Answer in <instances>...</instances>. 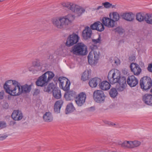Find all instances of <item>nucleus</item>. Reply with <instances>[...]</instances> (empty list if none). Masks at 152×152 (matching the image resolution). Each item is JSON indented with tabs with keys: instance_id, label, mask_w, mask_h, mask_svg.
Listing matches in <instances>:
<instances>
[{
	"instance_id": "obj_1",
	"label": "nucleus",
	"mask_w": 152,
	"mask_h": 152,
	"mask_svg": "<svg viewBox=\"0 0 152 152\" xmlns=\"http://www.w3.org/2000/svg\"><path fill=\"white\" fill-rule=\"evenodd\" d=\"M75 18L74 15L69 14L63 17L53 18L51 20V22L54 26L57 28L64 29L71 23Z\"/></svg>"
},
{
	"instance_id": "obj_2",
	"label": "nucleus",
	"mask_w": 152,
	"mask_h": 152,
	"mask_svg": "<svg viewBox=\"0 0 152 152\" xmlns=\"http://www.w3.org/2000/svg\"><path fill=\"white\" fill-rule=\"evenodd\" d=\"M19 83L16 80H9L6 81L3 87L6 93L12 96H15L18 91V85Z\"/></svg>"
},
{
	"instance_id": "obj_3",
	"label": "nucleus",
	"mask_w": 152,
	"mask_h": 152,
	"mask_svg": "<svg viewBox=\"0 0 152 152\" xmlns=\"http://www.w3.org/2000/svg\"><path fill=\"white\" fill-rule=\"evenodd\" d=\"M54 76V74L52 72L47 71L38 77L36 82V84L37 86H45Z\"/></svg>"
},
{
	"instance_id": "obj_4",
	"label": "nucleus",
	"mask_w": 152,
	"mask_h": 152,
	"mask_svg": "<svg viewBox=\"0 0 152 152\" xmlns=\"http://www.w3.org/2000/svg\"><path fill=\"white\" fill-rule=\"evenodd\" d=\"M62 5L63 7L67 8L79 16H80L85 11L83 8L72 3H63Z\"/></svg>"
},
{
	"instance_id": "obj_5",
	"label": "nucleus",
	"mask_w": 152,
	"mask_h": 152,
	"mask_svg": "<svg viewBox=\"0 0 152 152\" xmlns=\"http://www.w3.org/2000/svg\"><path fill=\"white\" fill-rule=\"evenodd\" d=\"M71 52L76 55H85L87 53L86 46L82 43H78L72 48Z\"/></svg>"
},
{
	"instance_id": "obj_6",
	"label": "nucleus",
	"mask_w": 152,
	"mask_h": 152,
	"mask_svg": "<svg viewBox=\"0 0 152 152\" xmlns=\"http://www.w3.org/2000/svg\"><path fill=\"white\" fill-rule=\"evenodd\" d=\"M140 85L143 91L148 90L152 86L151 79L148 76H144L142 77L140 80Z\"/></svg>"
},
{
	"instance_id": "obj_7",
	"label": "nucleus",
	"mask_w": 152,
	"mask_h": 152,
	"mask_svg": "<svg viewBox=\"0 0 152 152\" xmlns=\"http://www.w3.org/2000/svg\"><path fill=\"white\" fill-rule=\"evenodd\" d=\"M93 96L94 101L99 103L103 102L105 97L104 92L100 90L95 91L93 93Z\"/></svg>"
},
{
	"instance_id": "obj_8",
	"label": "nucleus",
	"mask_w": 152,
	"mask_h": 152,
	"mask_svg": "<svg viewBox=\"0 0 152 152\" xmlns=\"http://www.w3.org/2000/svg\"><path fill=\"white\" fill-rule=\"evenodd\" d=\"M79 38L78 35L74 33L70 34L67 38L66 46L70 47L73 45L78 42Z\"/></svg>"
},
{
	"instance_id": "obj_9",
	"label": "nucleus",
	"mask_w": 152,
	"mask_h": 152,
	"mask_svg": "<svg viewBox=\"0 0 152 152\" xmlns=\"http://www.w3.org/2000/svg\"><path fill=\"white\" fill-rule=\"evenodd\" d=\"M64 78L59 77L58 78V80L59 82V86L65 91H68L69 89V86L70 83L69 81L67 79H65Z\"/></svg>"
},
{
	"instance_id": "obj_10",
	"label": "nucleus",
	"mask_w": 152,
	"mask_h": 152,
	"mask_svg": "<svg viewBox=\"0 0 152 152\" xmlns=\"http://www.w3.org/2000/svg\"><path fill=\"white\" fill-rule=\"evenodd\" d=\"M33 84L32 83L29 85L26 84L24 85L21 86V88H20V85L19 83V85L18 86V88L17 89V90H18L17 92L18 93L16 94V96L19 95L22 93H29L31 90V86Z\"/></svg>"
},
{
	"instance_id": "obj_11",
	"label": "nucleus",
	"mask_w": 152,
	"mask_h": 152,
	"mask_svg": "<svg viewBox=\"0 0 152 152\" xmlns=\"http://www.w3.org/2000/svg\"><path fill=\"white\" fill-rule=\"evenodd\" d=\"M99 55L96 51H91L88 56L89 63L90 64H94L96 63L99 58Z\"/></svg>"
},
{
	"instance_id": "obj_12",
	"label": "nucleus",
	"mask_w": 152,
	"mask_h": 152,
	"mask_svg": "<svg viewBox=\"0 0 152 152\" xmlns=\"http://www.w3.org/2000/svg\"><path fill=\"white\" fill-rule=\"evenodd\" d=\"M86 95L85 93H80L77 96L76 95L75 101L79 106H82L85 103L86 98Z\"/></svg>"
},
{
	"instance_id": "obj_13",
	"label": "nucleus",
	"mask_w": 152,
	"mask_h": 152,
	"mask_svg": "<svg viewBox=\"0 0 152 152\" xmlns=\"http://www.w3.org/2000/svg\"><path fill=\"white\" fill-rule=\"evenodd\" d=\"M130 67L132 72L134 75L137 76L140 75L141 72L142 70L139 66L136 63H131Z\"/></svg>"
},
{
	"instance_id": "obj_14",
	"label": "nucleus",
	"mask_w": 152,
	"mask_h": 152,
	"mask_svg": "<svg viewBox=\"0 0 152 152\" xmlns=\"http://www.w3.org/2000/svg\"><path fill=\"white\" fill-rule=\"evenodd\" d=\"M127 83L131 87H134L138 84V81L133 75L128 76L127 80Z\"/></svg>"
},
{
	"instance_id": "obj_15",
	"label": "nucleus",
	"mask_w": 152,
	"mask_h": 152,
	"mask_svg": "<svg viewBox=\"0 0 152 152\" xmlns=\"http://www.w3.org/2000/svg\"><path fill=\"white\" fill-rule=\"evenodd\" d=\"M118 83L119 85L116 86V88L119 91H122L127 86L126 79L124 77H122L120 80V82Z\"/></svg>"
},
{
	"instance_id": "obj_16",
	"label": "nucleus",
	"mask_w": 152,
	"mask_h": 152,
	"mask_svg": "<svg viewBox=\"0 0 152 152\" xmlns=\"http://www.w3.org/2000/svg\"><path fill=\"white\" fill-rule=\"evenodd\" d=\"M142 100L145 104L152 106V95L146 94L142 96Z\"/></svg>"
},
{
	"instance_id": "obj_17",
	"label": "nucleus",
	"mask_w": 152,
	"mask_h": 152,
	"mask_svg": "<svg viewBox=\"0 0 152 152\" xmlns=\"http://www.w3.org/2000/svg\"><path fill=\"white\" fill-rule=\"evenodd\" d=\"M92 34V31L91 28L88 26H86L83 30L82 36L83 38L87 39L91 37Z\"/></svg>"
},
{
	"instance_id": "obj_18",
	"label": "nucleus",
	"mask_w": 152,
	"mask_h": 152,
	"mask_svg": "<svg viewBox=\"0 0 152 152\" xmlns=\"http://www.w3.org/2000/svg\"><path fill=\"white\" fill-rule=\"evenodd\" d=\"M76 93L73 91H70L66 92L64 96L67 100H71L76 98Z\"/></svg>"
},
{
	"instance_id": "obj_19",
	"label": "nucleus",
	"mask_w": 152,
	"mask_h": 152,
	"mask_svg": "<svg viewBox=\"0 0 152 152\" xmlns=\"http://www.w3.org/2000/svg\"><path fill=\"white\" fill-rule=\"evenodd\" d=\"M11 117L14 121H20L23 118L22 113L18 110H14L12 113Z\"/></svg>"
},
{
	"instance_id": "obj_20",
	"label": "nucleus",
	"mask_w": 152,
	"mask_h": 152,
	"mask_svg": "<svg viewBox=\"0 0 152 152\" xmlns=\"http://www.w3.org/2000/svg\"><path fill=\"white\" fill-rule=\"evenodd\" d=\"M63 103L64 102L62 100H59L56 102L54 106V111L55 113H60V109Z\"/></svg>"
},
{
	"instance_id": "obj_21",
	"label": "nucleus",
	"mask_w": 152,
	"mask_h": 152,
	"mask_svg": "<svg viewBox=\"0 0 152 152\" xmlns=\"http://www.w3.org/2000/svg\"><path fill=\"white\" fill-rule=\"evenodd\" d=\"M52 94L53 97L56 99H59L61 97V91L58 87H56L52 90Z\"/></svg>"
},
{
	"instance_id": "obj_22",
	"label": "nucleus",
	"mask_w": 152,
	"mask_h": 152,
	"mask_svg": "<svg viewBox=\"0 0 152 152\" xmlns=\"http://www.w3.org/2000/svg\"><path fill=\"white\" fill-rule=\"evenodd\" d=\"M122 18L128 21H132L134 19V15L132 12L124 13L122 15Z\"/></svg>"
},
{
	"instance_id": "obj_23",
	"label": "nucleus",
	"mask_w": 152,
	"mask_h": 152,
	"mask_svg": "<svg viewBox=\"0 0 152 152\" xmlns=\"http://www.w3.org/2000/svg\"><path fill=\"white\" fill-rule=\"evenodd\" d=\"M101 81L100 79L98 77H95L90 80L89 84L91 87H95Z\"/></svg>"
},
{
	"instance_id": "obj_24",
	"label": "nucleus",
	"mask_w": 152,
	"mask_h": 152,
	"mask_svg": "<svg viewBox=\"0 0 152 152\" xmlns=\"http://www.w3.org/2000/svg\"><path fill=\"white\" fill-rule=\"evenodd\" d=\"M99 88L103 90H107L110 89V83L107 81H104L99 84Z\"/></svg>"
},
{
	"instance_id": "obj_25",
	"label": "nucleus",
	"mask_w": 152,
	"mask_h": 152,
	"mask_svg": "<svg viewBox=\"0 0 152 152\" xmlns=\"http://www.w3.org/2000/svg\"><path fill=\"white\" fill-rule=\"evenodd\" d=\"M43 118L45 121L50 122L52 121L53 117L51 113L49 112H46L43 116Z\"/></svg>"
},
{
	"instance_id": "obj_26",
	"label": "nucleus",
	"mask_w": 152,
	"mask_h": 152,
	"mask_svg": "<svg viewBox=\"0 0 152 152\" xmlns=\"http://www.w3.org/2000/svg\"><path fill=\"white\" fill-rule=\"evenodd\" d=\"M114 84L120 82V80L121 77H120V74L118 71H115L114 70Z\"/></svg>"
},
{
	"instance_id": "obj_27",
	"label": "nucleus",
	"mask_w": 152,
	"mask_h": 152,
	"mask_svg": "<svg viewBox=\"0 0 152 152\" xmlns=\"http://www.w3.org/2000/svg\"><path fill=\"white\" fill-rule=\"evenodd\" d=\"M144 20L148 24H152V14L146 13L145 15Z\"/></svg>"
},
{
	"instance_id": "obj_28",
	"label": "nucleus",
	"mask_w": 152,
	"mask_h": 152,
	"mask_svg": "<svg viewBox=\"0 0 152 152\" xmlns=\"http://www.w3.org/2000/svg\"><path fill=\"white\" fill-rule=\"evenodd\" d=\"M90 72L89 71H84L81 77V80L83 81H85L88 80L90 77Z\"/></svg>"
},
{
	"instance_id": "obj_29",
	"label": "nucleus",
	"mask_w": 152,
	"mask_h": 152,
	"mask_svg": "<svg viewBox=\"0 0 152 152\" xmlns=\"http://www.w3.org/2000/svg\"><path fill=\"white\" fill-rule=\"evenodd\" d=\"M113 72V70H112L108 72L107 76V78L108 81L112 84H114V76H113L114 74Z\"/></svg>"
},
{
	"instance_id": "obj_30",
	"label": "nucleus",
	"mask_w": 152,
	"mask_h": 152,
	"mask_svg": "<svg viewBox=\"0 0 152 152\" xmlns=\"http://www.w3.org/2000/svg\"><path fill=\"white\" fill-rule=\"evenodd\" d=\"M75 110V107H74L72 103H70L67 105L66 109V113H71L74 111Z\"/></svg>"
},
{
	"instance_id": "obj_31",
	"label": "nucleus",
	"mask_w": 152,
	"mask_h": 152,
	"mask_svg": "<svg viewBox=\"0 0 152 152\" xmlns=\"http://www.w3.org/2000/svg\"><path fill=\"white\" fill-rule=\"evenodd\" d=\"M136 19L139 22H141L144 20L145 15L141 12L136 14Z\"/></svg>"
},
{
	"instance_id": "obj_32",
	"label": "nucleus",
	"mask_w": 152,
	"mask_h": 152,
	"mask_svg": "<svg viewBox=\"0 0 152 152\" xmlns=\"http://www.w3.org/2000/svg\"><path fill=\"white\" fill-rule=\"evenodd\" d=\"M109 93L111 97L115 98L117 96L118 92L116 88H112L110 90Z\"/></svg>"
},
{
	"instance_id": "obj_33",
	"label": "nucleus",
	"mask_w": 152,
	"mask_h": 152,
	"mask_svg": "<svg viewBox=\"0 0 152 152\" xmlns=\"http://www.w3.org/2000/svg\"><path fill=\"white\" fill-rule=\"evenodd\" d=\"M56 87L53 84V83H50L48 86V87L46 88H44V91H45L49 92L51 91H52L55 88H56Z\"/></svg>"
},
{
	"instance_id": "obj_34",
	"label": "nucleus",
	"mask_w": 152,
	"mask_h": 152,
	"mask_svg": "<svg viewBox=\"0 0 152 152\" xmlns=\"http://www.w3.org/2000/svg\"><path fill=\"white\" fill-rule=\"evenodd\" d=\"M33 66L34 67H39L40 66V60L38 59H36L32 62Z\"/></svg>"
},
{
	"instance_id": "obj_35",
	"label": "nucleus",
	"mask_w": 152,
	"mask_h": 152,
	"mask_svg": "<svg viewBox=\"0 0 152 152\" xmlns=\"http://www.w3.org/2000/svg\"><path fill=\"white\" fill-rule=\"evenodd\" d=\"M104 29V27L103 24L99 21H98V26H97V31H102Z\"/></svg>"
},
{
	"instance_id": "obj_36",
	"label": "nucleus",
	"mask_w": 152,
	"mask_h": 152,
	"mask_svg": "<svg viewBox=\"0 0 152 152\" xmlns=\"http://www.w3.org/2000/svg\"><path fill=\"white\" fill-rule=\"evenodd\" d=\"M113 20L114 21V22L115 21H117L119 20V14L116 12H114L113 13Z\"/></svg>"
},
{
	"instance_id": "obj_37",
	"label": "nucleus",
	"mask_w": 152,
	"mask_h": 152,
	"mask_svg": "<svg viewBox=\"0 0 152 152\" xmlns=\"http://www.w3.org/2000/svg\"><path fill=\"white\" fill-rule=\"evenodd\" d=\"M106 26L109 28H112L115 26V23L114 22V21L112 19L110 18Z\"/></svg>"
},
{
	"instance_id": "obj_38",
	"label": "nucleus",
	"mask_w": 152,
	"mask_h": 152,
	"mask_svg": "<svg viewBox=\"0 0 152 152\" xmlns=\"http://www.w3.org/2000/svg\"><path fill=\"white\" fill-rule=\"evenodd\" d=\"M115 33L121 34L123 33L124 30L122 27H118L115 29Z\"/></svg>"
},
{
	"instance_id": "obj_39",
	"label": "nucleus",
	"mask_w": 152,
	"mask_h": 152,
	"mask_svg": "<svg viewBox=\"0 0 152 152\" xmlns=\"http://www.w3.org/2000/svg\"><path fill=\"white\" fill-rule=\"evenodd\" d=\"M110 18L107 17H104L102 20V22L104 25L106 26L107 25V23L109 22Z\"/></svg>"
},
{
	"instance_id": "obj_40",
	"label": "nucleus",
	"mask_w": 152,
	"mask_h": 152,
	"mask_svg": "<svg viewBox=\"0 0 152 152\" xmlns=\"http://www.w3.org/2000/svg\"><path fill=\"white\" fill-rule=\"evenodd\" d=\"M98 21L95 22L94 24H91L90 28L91 29H92L93 30H97V26H98Z\"/></svg>"
},
{
	"instance_id": "obj_41",
	"label": "nucleus",
	"mask_w": 152,
	"mask_h": 152,
	"mask_svg": "<svg viewBox=\"0 0 152 152\" xmlns=\"http://www.w3.org/2000/svg\"><path fill=\"white\" fill-rule=\"evenodd\" d=\"M102 4L104 6V7L106 8H110L112 6V4L107 2L103 3H102Z\"/></svg>"
},
{
	"instance_id": "obj_42",
	"label": "nucleus",
	"mask_w": 152,
	"mask_h": 152,
	"mask_svg": "<svg viewBox=\"0 0 152 152\" xmlns=\"http://www.w3.org/2000/svg\"><path fill=\"white\" fill-rule=\"evenodd\" d=\"M140 142L138 141H133V148L139 146L140 144Z\"/></svg>"
},
{
	"instance_id": "obj_43",
	"label": "nucleus",
	"mask_w": 152,
	"mask_h": 152,
	"mask_svg": "<svg viewBox=\"0 0 152 152\" xmlns=\"http://www.w3.org/2000/svg\"><path fill=\"white\" fill-rule=\"evenodd\" d=\"M92 41L95 44H96L97 43L100 42L101 41V37L99 35L98 38L96 39H92Z\"/></svg>"
},
{
	"instance_id": "obj_44",
	"label": "nucleus",
	"mask_w": 152,
	"mask_h": 152,
	"mask_svg": "<svg viewBox=\"0 0 152 152\" xmlns=\"http://www.w3.org/2000/svg\"><path fill=\"white\" fill-rule=\"evenodd\" d=\"M87 110L88 112H92L95 110V107L94 106H92L87 108Z\"/></svg>"
},
{
	"instance_id": "obj_45",
	"label": "nucleus",
	"mask_w": 152,
	"mask_h": 152,
	"mask_svg": "<svg viewBox=\"0 0 152 152\" xmlns=\"http://www.w3.org/2000/svg\"><path fill=\"white\" fill-rule=\"evenodd\" d=\"M129 141H125L122 143V146L123 147H127L128 148V143Z\"/></svg>"
},
{
	"instance_id": "obj_46",
	"label": "nucleus",
	"mask_w": 152,
	"mask_h": 152,
	"mask_svg": "<svg viewBox=\"0 0 152 152\" xmlns=\"http://www.w3.org/2000/svg\"><path fill=\"white\" fill-rule=\"evenodd\" d=\"M148 70L151 72H152V64H149L147 67Z\"/></svg>"
},
{
	"instance_id": "obj_47",
	"label": "nucleus",
	"mask_w": 152,
	"mask_h": 152,
	"mask_svg": "<svg viewBox=\"0 0 152 152\" xmlns=\"http://www.w3.org/2000/svg\"><path fill=\"white\" fill-rule=\"evenodd\" d=\"M6 124L4 121L0 122V128H3L6 126Z\"/></svg>"
},
{
	"instance_id": "obj_48",
	"label": "nucleus",
	"mask_w": 152,
	"mask_h": 152,
	"mask_svg": "<svg viewBox=\"0 0 152 152\" xmlns=\"http://www.w3.org/2000/svg\"><path fill=\"white\" fill-rule=\"evenodd\" d=\"M4 95V92L3 91H2L0 92V99H3Z\"/></svg>"
},
{
	"instance_id": "obj_49",
	"label": "nucleus",
	"mask_w": 152,
	"mask_h": 152,
	"mask_svg": "<svg viewBox=\"0 0 152 152\" xmlns=\"http://www.w3.org/2000/svg\"><path fill=\"white\" fill-rule=\"evenodd\" d=\"M133 141H129L128 143V148H133Z\"/></svg>"
},
{
	"instance_id": "obj_50",
	"label": "nucleus",
	"mask_w": 152,
	"mask_h": 152,
	"mask_svg": "<svg viewBox=\"0 0 152 152\" xmlns=\"http://www.w3.org/2000/svg\"><path fill=\"white\" fill-rule=\"evenodd\" d=\"M7 137L6 135H4L0 136V140H3L5 139Z\"/></svg>"
},
{
	"instance_id": "obj_51",
	"label": "nucleus",
	"mask_w": 152,
	"mask_h": 152,
	"mask_svg": "<svg viewBox=\"0 0 152 152\" xmlns=\"http://www.w3.org/2000/svg\"><path fill=\"white\" fill-rule=\"evenodd\" d=\"M15 123L16 122L15 121H10L9 124L10 126H13L15 124Z\"/></svg>"
},
{
	"instance_id": "obj_52",
	"label": "nucleus",
	"mask_w": 152,
	"mask_h": 152,
	"mask_svg": "<svg viewBox=\"0 0 152 152\" xmlns=\"http://www.w3.org/2000/svg\"><path fill=\"white\" fill-rule=\"evenodd\" d=\"M39 92V91L38 89L35 90L34 92V94L37 95Z\"/></svg>"
},
{
	"instance_id": "obj_53",
	"label": "nucleus",
	"mask_w": 152,
	"mask_h": 152,
	"mask_svg": "<svg viewBox=\"0 0 152 152\" xmlns=\"http://www.w3.org/2000/svg\"><path fill=\"white\" fill-rule=\"evenodd\" d=\"M103 5L102 4V6H98L97 8L96 9L97 10H99L100 9H102L104 8V7H103Z\"/></svg>"
},
{
	"instance_id": "obj_54",
	"label": "nucleus",
	"mask_w": 152,
	"mask_h": 152,
	"mask_svg": "<svg viewBox=\"0 0 152 152\" xmlns=\"http://www.w3.org/2000/svg\"><path fill=\"white\" fill-rule=\"evenodd\" d=\"M110 124L112 125H115V124L113 123H111Z\"/></svg>"
},
{
	"instance_id": "obj_55",
	"label": "nucleus",
	"mask_w": 152,
	"mask_h": 152,
	"mask_svg": "<svg viewBox=\"0 0 152 152\" xmlns=\"http://www.w3.org/2000/svg\"><path fill=\"white\" fill-rule=\"evenodd\" d=\"M50 55H49V56H48V57H47V58L48 59H50Z\"/></svg>"
},
{
	"instance_id": "obj_56",
	"label": "nucleus",
	"mask_w": 152,
	"mask_h": 152,
	"mask_svg": "<svg viewBox=\"0 0 152 152\" xmlns=\"http://www.w3.org/2000/svg\"><path fill=\"white\" fill-rule=\"evenodd\" d=\"M115 64H117L116 61H115Z\"/></svg>"
},
{
	"instance_id": "obj_57",
	"label": "nucleus",
	"mask_w": 152,
	"mask_h": 152,
	"mask_svg": "<svg viewBox=\"0 0 152 152\" xmlns=\"http://www.w3.org/2000/svg\"><path fill=\"white\" fill-rule=\"evenodd\" d=\"M2 1V0H0V2H1Z\"/></svg>"
}]
</instances>
